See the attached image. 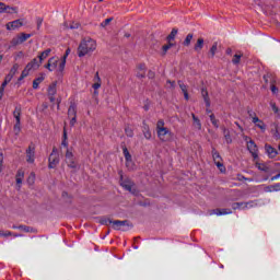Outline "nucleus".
Here are the masks:
<instances>
[{"label":"nucleus","instance_id":"obj_29","mask_svg":"<svg viewBox=\"0 0 280 280\" xmlns=\"http://www.w3.org/2000/svg\"><path fill=\"white\" fill-rule=\"evenodd\" d=\"M191 40H194V34H188L184 40L185 47H189L191 45Z\"/></svg>","mask_w":280,"mask_h":280},{"label":"nucleus","instance_id":"obj_21","mask_svg":"<svg viewBox=\"0 0 280 280\" xmlns=\"http://www.w3.org/2000/svg\"><path fill=\"white\" fill-rule=\"evenodd\" d=\"M265 150L270 159H275V156H277V154H278L277 151L275 150V148H272L268 144L265 145Z\"/></svg>","mask_w":280,"mask_h":280},{"label":"nucleus","instance_id":"obj_57","mask_svg":"<svg viewBox=\"0 0 280 280\" xmlns=\"http://www.w3.org/2000/svg\"><path fill=\"white\" fill-rule=\"evenodd\" d=\"M4 91L5 90L0 89V100H2Z\"/></svg>","mask_w":280,"mask_h":280},{"label":"nucleus","instance_id":"obj_10","mask_svg":"<svg viewBox=\"0 0 280 280\" xmlns=\"http://www.w3.org/2000/svg\"><path fill=\"white\" fill-rule=\"evenodd\" d=\"M8 32H14L23 27V19H18L5 24Z\"/></svg>","mask_w":280,"mask_h":280},{"label":"nucleus","instance_id":"obj_16","mask_svg":"<svg viewBox=\"0 0 280 280\" xmlns=\"http://www.w3.org/2000/svg\"><path fill=\"white\" fill-rule=\"evenodd\" d=\"M253 124H255L256 128H259L261 132H266V124L264 120L259 119V117L255 116L252 118Z\"/></svg>","mask_w":280,"mask_h":280},{"label":"nucleus","instance_id":"obj_44","mask_svg":"<svg viewBox=\"0 0 280 280\" xmlns=\"http://www.w3.org/2000/svg\"><path fill=\"white\" fill-rule=\"evenodd\" d=\"M256 167H258V170H260L261 172H266V166H264V164L256 163Z\"/></svg>","mask_w":280,"mask_h":280},{"label":"nucleus","instance_id":"obj_19","mask_svg":"<svg viewBox=\"0 0 280 280\" xmlns=\"http://www.w3.org/2000/svg\"><path fill=\"white\" fill-rule=\"evenodd\" d=\"M192 117V126L196 128V130H202V122H200V119L196 117V114H191Z\"/></svg>","mask_w":280,"mask_h":280},{"label":"nucleus","instance_id":"obj_56","mask_svg":"<svg viewBox=\"0 0 280 280\" xmlns=\"http://www.w3.org/2000/svg\"><path fill=\"white\" fill-rule=\"evenodd\" d=\"M279 178H280V173L277 174V175H275V176L271 178V180H279Z\"/></svg>","mask_w":280,"mask_h":280},{"label":"nucleus","instance_id":"obj_23","mask_svg":"<svg viewBox=\"0 0 280 280\" xmlns=\"http://www.w3.org/2000/svg\"><path fill=\"white\" fill-rule=\"evenodd\" d=\"M23 178H25V172H23L21 170L18 171L16 176H15L16 185H22Z\"/></svg>","mask_w":280,"mask_h":280},{"label":"nucleus","instance_id":"obj_59","mask_svg":"<svg viewBox=\"0 0 280 280\" xmlns=\"http://www.w3.org/2000/svg\"><path fill=\"white\" fill-rule=\"evenodd\" d=\"M1 60H3V55L2 54H0V62H1Z\"/></svg>","mask_w":280,"mask_h":280},{"label":"nucleus","instance_id":"obj_24","mask_svg":"<svg viewBox=\"0 0 280 280\" xmlns=\"http://www.w3.org/2000/svg\"><path fill=\"white\" fill-rule=\"evenodd\" d=\"M48 95H49L50 102H56V98L54 97V95H56V85H50L48 88Z\"/></svg>","mask_w":280,"mask_h":280},{"label":"nucleus","instance_id":"obj_9","mask_svg":"<svg viewBox=\"0 0 280 280\" xmlns=\"http://www.w3.org/2000/svg\"><path fill=\"white\" fill-rule=\"evenodd\" d=\"M36 161V144L31 143L26 149V163H34Z\"/></svg>","mask_w":280,"mask_h":280},{"label":"nucleus","instance_id":"obj_3","mask_svg":"<svg viewBox=\"0 0 280 280\" xmlns=\"http://www.w3.org/2000/svg\"><path fill=\"white\" fill-rule=\"evenodd\" d=\"M61 148H66V163L71 170L78 167V161H75V155H73V148H69V142H67V129H63V140L61 142Z\"/></svg>","mask_w":280,"mask_h":280},{"label":"nucleus","instance_id":"obj_33","mask_svg":"<svg viewBox=\"0 0 280 280\" xmlns=\"http://www.w3.org/2000/svg\"><path fill=\"white\" fill-rule=\"evenodd\" d=\"M75 115H77L75 106L71 105L68 109V117H75Z\"/></svg>","mask_w":280,"mask_h":280},{"label":"nucleus","instance_id":"obj_60","mask_svg":"<svg viewBox=\"0 0 280 280\" xmlns=\"http://www.w3.org/2000/svg\"><path fill=\"white\" fill-rule=\"evenodd\" d=\"M137 75H141V71H140V70H138V73H137Z\"/></svg>","mask_w":280,"mask_h":280},{"label":"nucleus","instance_id":"obj_5","mask_svg":"<svg viewBox=\"0 0 280 280\" xmlns=\"http://www.w3.org/2000/svg\"><path fill=\"white\" fill-rule=\"evenodd\" d=\"M156 132L160 141H170L174 139V133L165 128V121L159 120L156 124Z\"/></svg>","mask_w":280,"mask_h":280},{"label":"nucleus","instance_id":"obj_37","mask_svg":"<svg viewBox=\"0 0 280 280\" xmlns=\"http://www.w3.org/2000/svg\"><path fill=\"white\" fill-rule=\"evenodd\" d=\"M16 71H19V65H18V63H15V65L11 68L9 74L14 77V75H16Z\"/></svg>","mask_w":280,"mask_h":280},{"label":"nucleus","instance_id":"obj_14","mask_svg":"<svg viewBox=\"0 0 280 280\" xmlns=\"http://www.w3.org/2000/svg\"><path fill=\"white\" fill-rule=\"evenodd\" d=\"M92 89H94V95H100L98 89H102V78H100V72H96L93 79Z\"/></svg>","mask_w":280,"mask_h":280},{"label":"nucleus","instance_id":"obj_15","mask_svg":"<svg viewBox=\"0 0 280 280\" xmlns=\"http://www.w3.org/2000/svg\"><path fill=\"white\" fill-rule=\"evenodd\" d=\"M212 158H213V161H214L217 167H219L220 172H224V170H225L224 164H222V162H220V161H222V158L220 156V153L213 152Z\"/></svg>","mask_w":280,"mask_h":280},{"label":"nucleus","instance_id":"obj_46","mask_svg":"<svg viewBox=\"0 0 280 280\" xmlns=\"http://www.w3.org/2000/svg\"><path fill=\"white\" fill-rule=\"evenodd\" d=\"M12 78H14L12 74H8L5 78H4V82H8L10 84V82H12Z\"/></svg>","mask_w":280,"mask_h":280},{"label":"nucleus","instance_id":"obj_54","mask_svg":"<svg viewBox=\"0 0 280 280\" xmlns=\"http://www.w3.org/2000/svg\"><path fill=\"white\" fill-rule=\"evenodd\" d=\"M8 84L9 83L7 81H3V83H2L0 89H2V91H5V86H8Z\"/></svg>","mask_w":280,"mask_h":280},{"label":"nucleus","instance_id":"obj_7","mask_svg":"<svg viewBox=\"0 0 280 280\" xmlns=\"http://www.w3.org/2000/svg\"><path fill=\"white\" fill-rule=\"evenodd\" d=\"M30 38H32V34L20 33L11 39V46L16 47L19 45H23V43Z\"/></svg>","mask_w":280,"mask_h":280},{"label":"nucleus","instance_id":"obj_53","mask_svg":"<svg viewBox=\"0 0 280 280\" xmlns=\"http://www.w3.org/2000/svg\"><path fill=\"white\" fill-rule=\"evenodd\" d=\"M127 137H132V129H126Z\"/></svg>","mask_w":280,"mask_h":280},{"label":"nucleus","instance_id":"obj_38","mask_svg":"<svg viewBox=\"0 0 280 280\" xmlns=\"http://www.w3.org/2000/svg\"><path fill=\"white\" fill-rule=\"evenodd\" d=\"M217 51H218V44L214 43L212 45V47L210 48V54H211L212 58H213V56H215Z\"/></svg>","mask_w":280,"mask_h":280},{"label":"nucleus","instance_id":"obj_39","mask_svg":"<svg viewBox=\"0 0 280 280\" xmlns=\"http://www.w3.org/2000/svg\"><path fill=\"white\" fill-rule=\"evenodd\" d=\"M36 180V175L34 173H31V175L27 178L28 185H32Z\"/></svg>","mask_w":280,"mask_h":280},{"label":"nucleus","instance_id":"obj_28","mask_svg":"<svg viewBox=\"0 0 280 280\" xmlns=\"http://www.w3.org/2000/svg\"><path fill=\"white\" fill-rule=\"evenodd\" d=\"M138 71H140L141 74H136L137 78H145V65L138 66Z\"/></svg>","mask_w":280,"mask_h":280},{"label":"nucleus","instance_id":"obj_17","mask_svg":"<svg viewBox=\"0 0 280 280\" xmlns=\"http://www.w3.org/2000/svg\"><path fill=\"white\" fill-rule=\"evenodd\" d=\"M121 187H124V189L127 191H130V194H135V183H132L130 179L122 180Z\"/></svg>","mask_w":280,"mask_h":280},{"label":"nucleus","instance_id":"obj_18","mask_svg":"<svg viewBox=\"0 0 280 280\" xmlns=\"http://www.w3.org/2000/svg\"><path fill=\"white\" fill-rule=\"evenodd\" d=\"M230 213H233L231 209H215L210 215H230Z\"/></svg>","mask_w":280,"mask_h":280},{"label":"nucleus","instance_id":"obj_42","mask_svg":"<svg viewBox=\"0 0 280 280\" xmlns=\"http://www.w3.org/2000/svg\"><path fill=\"white\" fill-rule=\"evenodd\" d=\"M0 172H3V153H0Z\"/></svg>","mask_w":280,"mask_h":280},{"label":"nucleus","instance_id":"obj_20","mask_svg":"<svg viewBox=\"0 0 280 280\" xmlns=\"http://www.w3.org/2000/svg\"><path fill=\"white\" fill-rule=\"evenodd\" d=\"M45 81V73L39 74L34 81H33V89H38L40 83Z\"/></svg>","mask_w":280,"mask_h":280},{"label":"nucleus","instance_id":"obj_47","mask_svg":"<svg viewBox=\"0 0 280 280\" xmlns=\"http://www.w3.org/2000/svg\"><path fill=\"white\" fill-rule=\"evenodd\" d=\"M113 21V19H106L104 22H102V27H106V25H108V23H110Z\"/></svg>","mask_w":280,"mask_h":280},{"label":"nucleus","instance_id":"obj_43","mask_svg":"<svg viewBox=\"0 0 280 280\" xmlns=\"http://www.w3.org/2000/svg\"><path fill=\"white\" fill-rule=\"evenodd\" d=\"M5 12V3L0 2V14H3Z\"/></svg>","mask_w":280,"mask_h":280},{"label":"nucleus","instance_id":"obj_36","mask_svg":"<svg viewBox=\"0 0 280 280\" xmlns=\"http://www.w3.org/2000/svg\"><path fill=\"white\" fill-rule=\"evenodd\" d=\"M241 59H242V54L234 55V58L232 59L233 65H240Z\"/></svg>","mask_w":280,"mask_h":280},{"label":"nucleus","instance_id":"obj_2","mask_svg":"<svg viewBox=\"0 0 280 280\" xmlns=\"http://www.w3.org/2000/svg\"><path fill=\"white\" fill-rule=\"evenodd\" d=\"M97 49V43H95L92 38H84L79 45L78 56L79 58H84V56H89V54H93Z\"/></svg>","mask_w":280,"mask_h":280},{"label":"nucleus","instance_id":"obj_55","mask_svg":"<svg viewBox=\"0 0 280 280\" xmlns=\"http://www.w3.org/2000/svg\"><path fill=\"white\" fill-rule=\"evenodd\" d=\"M43 25V19L38 18L37 19V27H40Z\"/></svg>","mask_w":280,"mask_h":280},{"label":"nucleus","instance_id":"obj_45","mask_svg":"<svg viewBox=\"0 0 280 280\" xmlns=\"http://www.w3.org/2000/svg\"><path fill=\"white\" fill-rule=\"evenodd\" d=\"M70 54H71V48H68V49L66 50L65 56L62 57V58H65V63H66V65H67V57H68Z\"/></svg>","mask_w":280,"mask_h":280},{"label":"nucleus","instance_id":"obj_64","mask_svg":"<svg viewBox=\"0 0 280 280\" xmlns=\"http://www.w3.org/2000/svg\"><path fill=\"white\" fill-rule=\"evenodd\" d=\"M44 108H47V105H44Z\"/></svg>","mask_w":280,"mask_h":280},{"label":"nucleus","instance_id":"obj_48","mask_svg":"<svg viewBox=\"0 0 280 280\" xmlns=\"http://www.w3.org/2000/svg\"><path fill=\"white\" fill-rule=\"evenodd\" d=\"M69 118H70V126H75V121H77L75 116H71Z\"/></svg>","mask_w":280,"mask_h":280},{"label":"nucleus","instance_id":"obj_61","mask_svg":"<svg viewBox=\"0 0 280 280\" xmlns=\"http://www.w3.org/2000/svg\"><path fill=\"white\" fill-rule=\"evenodd\" d=\"M14 237H21V235H19V234H14Z\"/></svg>","mask_w":280,"mask_h":280},{"label":"nucleus","instance_id":"obj_8","mask_svg":"<svg viewBox=\"0 0 280 280\" xmlns=\"http://www.w3.org/2000/svg\"><path fill=\"white\" fill-rule=\"evenodd\" d=\"M13 117L15 119V125L13 127L14 133L19 135L21 132V107H15L13 112Z\"/></svg>","mask_w":280,"mask_h":280},{"label":"nucleus","instance_id":"obj_52","mask_svg":"<svg viewBox=\"0 0 280 280\" xmlns=\"http://www.w3.org/2000/svg\"><path fill=\"white\" fill-rule=\"evenodd\" d=\"M19 58H23V51H20L15 55V60H19Z\"/></svg>","mask_w":280,"mask_h":280},{"label":"nucleus","instance_id":"obj_58","mask_svg":"<svg viewBox=\"0 0 280 280\" xmlns=\"http://www.w3.org/2000/svg\"><path fill=\"white\" fill-rule=\"evenodd\" d=\"M167 84H170V88H171V89H174V82L168 81Z\"/></svg>","mask_w":280,"mask_h":280},{"label":"nucleus","instance_id":"obj_22","mask_svg":"<svg viewBox=\"0 0 280 280\" xmlns=\"http://www.w3.org/2000/svg\"><path fill=\"white\" fill-rule=\"evenodd\" d=\"M203 47H205V39L198 38L197 43L195 44V51L200 52V51H202Z\"/></svg>","mask_w":280,"mask_h":280},{"label":"nucleus","instance_id":"obj_50","mask_svg":"<svg viewBox=\"0 0 280 280\" xmlns=\"http://www.w3.org/2000/svg\"><path fill=\"white\" fill-rule=\"evenodd\" d=\"M275 139L279 140L280 139V132L279 128L276 129V132L273 133Z\"/></svg>","mask_w":280,"mask_h":280},{"label":"nucleus","instance_id":"obj_12","mask_svg":"<svg viewBox=\"0 0 280 280\" xmlns=\"http://www.w3.org/2000/svg\"><path fill=\"white\" fill-rule=\"evenodd\" d=\"M253 207H257V202L255 201H248V202H235L232 205V209L237 210V209H253Z\"/></svg>","mask_w":280,"mask_h":280},{"label":"nucleus","instance_id":"obj_6","mask_svg":"<svg viewBox=\"0 0 280 280\" xmlns=\"http://www.w3.org/2000/svg\"><path fill=\"white\" fill-rule=\"evenodd\" d=\"M244 140L247 143V150L250 152L253 159H257L259 156V149L257 148L255 141L247 136L244 137Z\"/></svg>","mask_w":280,"mask_h":280},{"label":"nucleus","instance_id":"obj_27","mask_svg":"<svg viewBox=\"0 0 280 280\" xmlns=\"http://www.w3.org/2000/svg\"><path fill=\"white\" fill-rule=\"evenodd\" d=\"M112 224L114 229H116L117 231H120L122 226H126V221H113Z\"/></svg>","mask_w":280,"mask_h":280},{"label":"nucleus","instance_id":"obj_4","mask_svg":"<svg viewBox=\"0 0 280 280\" xmlns=\"http://www.w3.org/2000/svg\"><path fill=\"white\" fill-rule=\"evenodd\" d=\"M66 65L65 58L59 59L57 57H51L45 67L48 71H58V73H62Z\"/></svg>","mask_w":280,"mask_h":280},{"label":"nucleus","instance_id":"obj_32","mask_svg":"<svg viewBox=\"0 0 280 280\" xmlns=\"http://www.w3.org/2000/svg\"><path fill=\"white\" fill-rule=\"evenodd\" d=\"M210 121L214 128H220V124L218 122V119H215V115L211 114L210 115Z\"/></svg>","mask_w":280,"mask_h":280},{"label":"nucleus","instance_id":"obj_51","mask_svg":"<svg viewBox=\"0 0 280 280\" xmlns=\"http://www.w3.org/2000/svg\"><path fill=\"white\" fill-rule=\"evenodd\" d=\"M8 235H12L10 232H1L0 231V237H8Z\"/></svg>","mask_w":280,"mask_h":280},{"label":"nucleus","instance_id":"obj_63","mask_svg":"<svg viewBox=\"0 0 280 280\" xmlns=\"http://www.w3.org/2000/svg\"><path fill=\"white\" fill-rule=\"evenodd\" d=\"M225 139L228 140V142H229V136H225Z\"/></svg>","mask_w":280,"mask_h":280},{"label":"nucleus","instance_id":"obj_62","mask_svg":"<svg viewBox=\"0 0 280 280\" xmlns=\"http://www.w3.org/2000/svg\"><path fill=\"white\" fill-rule=\"evenodd\" d=\"M226 54H231V50H230V49H228V50H226Z\"/></svg>","mask_w":280,"mask_h":280},{"label":"nucleus","instance_id":"obj_11","mask_svg":"<svg viewBox=\"0 0 280 280\" xmlns=\"http://www.w3.org/2000/svg\"><path fill=\"white\" fill-rule=\"evenodd\" d=\"M122 153L126 161V167L128 170H135V162L132 161V155L130 154V151H128V148L125 147Z\"/></svg>","mask_w":280,"mask_h":280},{"label":"nucleus","instance_id":"obj_25","mask_svg":"<svg viewBox=\"0 0 280 280\" xmlns=\"http://www.w3.org/2000/svg\"><path fill=\"white\" fill-rule=\"evenodd\" d=\"M7 14H19V8L16 7H10L5 4V11Z\"/></svg>","mask_w":280,"mask_h":280},{"label":"nucleus","instance_id":"obj_34","mask_svg":"<svg viewBox=\"0 0 280 280\" xmlns=\"http://www.w3.org/2000/svg\"><path fill=\"white\" fill-rule=\"evenodd\" d=\"M266 191H280V185L279 183L278 184H275L272 186H269Z\"/></svg>","mask_w":280,"mask_h":280},{"label":"nucleus","instance_id":"obj_30","mask_svg":"<svg viewBox=\"0 0 280 280\" xmlns=\"http://www.w3.org/2000/svg\"><path fill=\"white\" fill-rule=\"evenodd\" d=\"M179 89H182L185 100H189V93L187 92V85L179 83Z\"/></svg>","mask_w":280,"mask_h":280},{"label":"nucleus","instance_id":"obj_40","mask_svg":"<svg viewBox=\"0 0 280 280\" xmlns=\"http://www.w3.org/2000/svg\"><path fill=\"white\" fill-rule=\"evenodd\" d=\"M270 91H271V93H272L273 95H279V88L276 86L275 84H272V85L270 86Z\"/></svg>","mask_w":280,"mask_h":280},{"label":"nucleus","instance_id":"obj_41","mask_svg":"<svg viewBox=\"0 0 280 280\" xmlns=\"http://www.w3.org/2000/svg\"><path fill=\"white\" fill-rule=\"evenodd\" d=\"M172 47H174V44L170 43L168 45H164L162 49L164 54H167V50L172 49Z\"/></svg>","mask_w":280,"mask_h":280},{"label":"nucleus","instance_id":"obj_13","mask_svg":"<svg viewBox=\"0 0 280 280\" xmlns=\"http://www.w3.org/2000/svg\"><path fill=\"white\" fill-rule=\"evenodd\" d=\"M48 161H49L48 167L50 170H54V167H56V165L60 163V158L58 156V151L56 149L52 150Z\"/></svg>","mask_w":280,"mask_h":280},{"label":"nucleus","instance_id":"obj_49","mask_svg":"<svg viewBox=\"0 0 280 280\" xmlns=\"http://www.w3.org/2000/svg\"><path fill=\"white\" fill-rule=\"evenodd\" d=\"M271 108H272L273 113H279V107H277V104L271 103Z\"/></svg>","mask_w":280,"mask_h":280},{"label":"nucleus","instance_id":"obj_31","mask_svg":"<svg viewBox=\"0 0 280 280\" xmlns=\"http://www.w3.org/2000/svg\"><path fill=\"white\" fill-rule=\"evenodd\" d=\"M176 34H178V30L173 28L171 34L167 36V40L168 42L174 40L176 38Z\"/></svg>","mask_w":280,"mask_h":280},{"label":"nucleus","instance_id":"obj_1","mask_svg":"<svg viewBox=\"0 0 280 280\" xmlns=\"http://www.w3.org/2000/svg\"><path fill=\"white\" fill-rule=\"evenodd\" d=\"M51 54V49H46L44 50L39 56L38 59H33L31 62H28L26 65V67L24 68V70L22 71L21 77L19 78V80H25V78H27V75H30L31 71H36V69H38L40 67V65L43 63V60H46V58H49V55Z\"/></svg>","mask_w":280,"mask_h":280},{"label":"nucleus","instance_id":"obj_26","mask_svg":"<svg viewBox=\"0 0 280 280\" xmlns=\"http://www.w3.org/2000/svg\"><path fill=\"white\" fill-rule=\"evenodd\" d=\"M201 95L205 100L206 106H211V102L209 101V92H207V90L202 89L201 90Z\"/></svg>","mask_w":280,"mask_h":280},{"label":"nucleus","instance_id":"obj_35","mask_svg":"<svg viewBox=\"0 0 280 280\" xmlns=\"http://www.w3.org/2000/svg\"><path fill=\"white\" fill-rule=\"evenodd\" d=\"M143 135L147 139H152V132L150 131V127H144Z\"/></svg>","mask_w":280,"mask_h":280}]
</instances>
